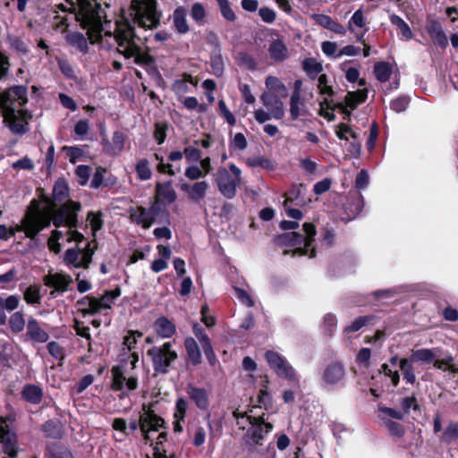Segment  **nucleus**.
<instances>
[{"mask_svg": "<svg viewBox=\"0 0 458 458\" xmlns=\"http://www.w3.org/2000/svg\"><path fill=\"white\" fill-rule=\"evenodd\" d=\"M29 0H17L19 12L26 10ZM74 8H78L76 14L81 26L87 30V35L92 44L99 43L101 47L111 49L117 47L119 54L125 59H132L135 64H146L149 63V56L143 51L146 40L141 37L134 26L129 21L115 22L113 24L114 32L111 30L112 22L105 21V11L100 0H67Z\"/></svg>", "mask_w": 458, "mask_h": 458, "instance_id": "obj_1", "label": "nucleus"}, {"mask_svg": "<svg viewBox=\"0 0 458 458\" xmlns=\"http://www.w3.org/2000/svg\"><path fill=\"white\" fill-rule=\"evenodd\" d=\"M32 203L36 206L27 210L20 224L14 226L11 234H14L15 232H23L27 238L33 240L53 221L55 226L60 227L63 225L64 228L52 232L47 242L48 248L52 251L60 252L61 243L59 241L61 240L66 242H74L77 243L83 241V234L73 229L77 224V212L81 209L79 203L68 201L55 213H53L50 209L39 208L35 199Z\"/></svg>", "mask_w": 458, "mask_h": 458, "instance_id": "obj_2", "label": "nucleus"}, {"mask_svg": "<svg viewBox=\"0 0 458 458\" xmlns=\"http://www.w3.org/2000/svg\"><path fill=\"white\" fill-rule=\"evenodd\" d=\"M304 234L296 232H285L275 239V243L281 248L295 247L293 254L305 255L312 258L315 256L314 236L316 228L311 223H304L302 225Z\"/></svg>", "mask_w": 458, "mask_h": 458, "instance_id": "obj_3", "label": "nucleus"}, {"mask_svg": "<svg viewBox=\"0 0 458 458\" xmlns=\"http://www.w3.org/2000/svg\"><path fill=\"white\" fill-rule=\"evenodd\" d=\"M134 22L140 29L153 30L160 23L161 13L157 9L156 0H131Z\"/></svg>", "mask_w": 458, "mask_h": 458, "instance_id": "obj_4", "label": "nucleus"}, {"mask_svg": "<svg viewBox=\"0 0 458 458\" xmlns=\"http://www.w3.org/2000/svg\"><path fill=\"white\" fill-rule=\"evenodd\" d=\"M232 174L225 167H219L216 175L218 191L226 199H233L236 195V189L242 182V171L234 164H229Z\"/></svg>", "mask_w": 458, "mask_h": 458, "instance_id": "obj_5", "label": "nucleus"}, {"mask_svg": "<svg viewBox=\"0 0 458 458\" xmlns=\"http://www.w3.org/2000/svg\"><path fill=\"white\" fill-rule=\"evenodd\" d=\"M28 89L25 86H13L0 93V106L3 109L2 114H28L23 111L17 110L24 106L27 101Z\"/></svg>", "mask_w": 458, "mask_h": 458, "instance_id": "obj_6", "label": "nucleus"}, {"mask_svg": "<svg viewBox=\"0 0 458 458\" xmlns=\"http://www.w3.org/2000/svg\"><path fill=\"white\" fill-rule=\"evenodd\" d=\"M164 427L165 420L153 411L148 410L140 415L139 421L135 420H131L127 425V431H129L130 435L140 428L145 443L148 444L151 440V433L158 431Z\"/></svg>", "mask_w": 458, "mask_h": 458, "instance_id": "obj_7", "label": "nucleus"}, {"mask_svg": "<svg viewBox=\"0 0 458 458\" xmlns=\"http://www.w3.org/2000/svg\"><path fill=\"white\" fill-rule=\"evenodd\" d=\"M147 353L151 359L154 370L159 374H166L171 364L178 357L170 342H166L160 346H154Z\"/></svg>", "mask_w": 458, "mask_h": 458, "instance_id": "obj_8", "label": "nucleus"}, {"mask_svg": "<svg viewBox=\"0 0 458 458\" xmlns=\"http://www.w3.org/2000/svg\"><path fill=\"white\" fill-rule=\"evenodd\" d=\"M120 295V291L108 292L101 298H95L92 296H84L78 301V305L83 315H96L98 313L106 314V311L111 309V302Z\"/></svg>", "mask_w": 458, "mask_h": 458, "instance_id": "obj_9", "label": "nucleus"}, {"mask_svg": "<svg viewBox=\"0 0 458 458\" xmlns=\"http://www.w3.org/2000/svg\"><path fill=\"white\" fill-rule=\"evenodd\" d=\"M346 369L340 361L327 363L320 374V384L324 389L335 390L344 386Z\"/></svg>", "mask_w": 458, "mask_h": 458, "instance_id": "obj_10", "label": "nucleus"}, {"mask_svg": "<svg viewBox=\"0 0 458 458\" xmlns=\"http://www.w3.org/2000/svg\"><path fill=\"white\" fill-rule=\"evenodd\" d=\"M264 416L265 414L258 417L249 414L242 415V419L246 420V422L250 424L244 437L247 444L251 445L260 444V441L272 430L273 425L267 422Z\"/></svg>", "mask_w": 458, "mask_h": 458, "instance_id": "obj_11", "label": "nucleus"}, {"mask_svg": "<svg viewBox=\"0 0 458 458\" xmlns=\"http://www.w3.org/2000/svg\"><path fill=\"white\" fill-rule=\"evenodd\" d=\"M93 242H87L83 248H69L64 256V263L70 267L88 269L95 253V248L91 247Z\"/></svg>", "mask_w": 458, "mask_h": 458, "instance_id": "obj_12", "label": "nucleus"}, {"mask_svg": "<svg viewBox=\"0 0 458 458\" xmlns=\"http://www.w3.org/2000/svg\"><path fill=\"white\" fill-rule=\"evenodd\" d=\"M17 436L6 419L0 418V458H17Z\"/></svg>", "mask_w": 458, "mask_h": 458, "instance_id": "obj_13", "label": "nucleus"}, {"mask_svg": "<svg viewBox=\"0 0 458 458\" xmlns=\"http://www.w3.org/2000/svg\"><path fill=\"white\" fill-rule=\"evenodd\" d=\"M265 357L270 368L278 377L293 382L298 381L294 369L284 356L276 352L267 351Z\"/></svg>", "mask_w": 458, "mask_h": 458, "instance_id": "obj_14", "label": "nucleus"}, {"mask_svg": "<svg viewBox=\"0 0 458 458\" xmlns=\"http://www.w3.org/2000/svg\"><path fill=\"white\" fill-rule=\"evenodd\" d=\"M113 379H112V388L114 391H121L122 396H124L126 394L124 390L133 391L138 386V379L135 377H126L123 371L119 368H114L112 370Z\"/></svg>", "mask_w": 458, "mask_h": 458, "instance_id": "obj_15", "label": "nucleus"}, {"mask_svg": "<svg viewBox=\"0 0 458 458\" xmlns=\"http://www.w3.org/2000/svg\"><path fill=\"white\" fill-rule=\"evenodd\" d=\"M364 200L363 196L359 191H351L349 199L344 204V210L348 219L355 218L363 209Z\"/></svg>", "mask_w": 458, "mask_h": 458, "instance_id": "obj_16", "label": "nucleus"}, {"mask_svg": "<svg viewBox=\"0 0 458 458\" xmlns=\"http://www.w3.org/2000/svg\"><path fill=\"white\" fill-rule=\"evenodd\" d=\"M72 283V276L63 273L49 274L45 277V284L56 292H66Z\"/></svg>", "mask_w": 458, "mask_h": 458, "instance_id": "obj_17", "label": "nucleus"}, {"mask_svg": "<svg viewBox=\"0 0 458 458\" xmlns=\"http://www.w3.org/2000/svg\"><path fill=\"white\" fill-rule=\"evenodd\" d=\"M281 96L272 94V92H263L260 96V99L267 108L269 114H284V104L281 100Z\"/></svg>", "mask_w": 458, "mask_h": 458, "instance_id": "obj_18", "label": "nucleus"}, {"mask_svg": "<svg viewBox=\"0 0 458 458\" xmlns=\"http://www.w3.org/2000/svg\"><path fill=\"white\" fill-rule=\"evenodd\" d=\"M186 393L195 405L202 411H206L209 405L208 394L206 389L189 385Z\"/></svg>", "mask_w": 458, "mask_h": 458, "instance_id": "obj_19", "label": "nucleus"}, {"mask_svg": "<svg viewBox=\"0 0 458 458\" xmlns=\"http://www.w3.org/2000/svg\"><path fill=\"white\" fill-rule=\"evenodd\" d=\"M27 335L30 339L36 343H46L49 335L41 327L39 322L34 318H30L27 324Z\"/></svg>", "mask_w": 458, "mask_h": 458, "instance_id": "obj_20", "label": "nucleus"}, {"mask_svg": "<svg viewBox=\"0 0 458 458\" xmlns=\"http://www.w3.org/2000/svg\"><path fill=\"white\" fill-rule=\"evenodd\" d=\"M208 189V184L205 181L197 182L193 184L182 183L181 190L186 192L189 198L193 201H199L202 199Z\"/></svg>", "mask_w": 458, "mask_h": 458, "instance_id": "obj_21", "label": "nucleus"}, {"mask_svg": "<svg viewBox=\"0 0 458 458\" xmlns=\"http://www.w3.org/2000/svg\"><path fill=\"white\" fill-rule=\"evenodd\" d=\"M188 407L189 403L185 398L180 397L176 400L175 409L174 412V420L173 422L174 431L175 433H181L183 430L182 422L184 421Z\"/></svg>", "mask_w": 458, "mask_h": 458, "instance_id": "obj_22", "label": "nucleus"}, {"mask_svg": "<svg viewBox=\"0 0 458 458\" xmlns=\"http://www.w3.org/2000/svg\"><path fill=\"white\" fill-rule=\"evenodd\" d=\"M167 433L161 432L157 437V441L153 444L152 439L148 442L153 445V458H175V454L170 452L166 447Z\"/></svg>", "mask_w": 458, "mask_h": 458, "instance_id": "obj_23", "label": "nucleus"}, {"mask_svg": "<svg viewBox=\"0 0 458 458\" xmlns=\"http://www.w3.org/2000/svg\"><path fill=\"white\" fill-rule=\"evenodd\" d=\"M427 31L429 34L434 44L445 47L448 44L447 38L443 30L440 22L430 21L427 25Z\"/></svg>", "mask_w": 458, "mask_h": 458, "instance_id": "obj_24", "label": "nucleus"}, {"mask_svg": "<svg viewBox=\"0 0 458 458\" xmlns=\"http://www.w3.org/2000/svg\"><path fill=\"white\" fill-rule=\"evenodd\" d=\"M438 349H418L411 352V360L415 362H421L422 364H431L435 359L438 357Z\"/></svg>", "mask_w": 458, "mask_h": 458, "instance_id": "obj_25", "label": "nucleus"}, {"mask_svg": "<svg viewBox=\"0 0 458 458\" xmlns=\"http://www.w3.org/2000/svg\"><path fill=\"white\" fill-rule=\"evenodd\" d=\"M154 329L162 338L172 337L176 331L174 323L165 317H160L155 321Z\"/></svg>", "mask_w": 458, "mask_h": 458, "instance_id": "obj_26", "label": "nucleus"}, {"mask_svg": "<svg viewBox=\"0 0 458 458\" xmlns=\"http://www.w3.org/2000/svg\"><path fill=\"white\" fill-rule=\"evenodd\" d=\"M316 21L322 26L336 34L344 36L346 33L345 28L339 22L334 21L330 16L325 14L316 15Z\"/></svg>", "mask_w": 458, "mask_h": 458, "instance_id": "obj_27", "label": "nucleus"}, {"mask_svg": "<svg viewBox=\"0 0 458 458\" xmlns=\"http://www.w3.org/2000/svg\"><path fill=\"white\" fill-rule=\"evenodd\" d=\"M22 398L33 404H38L42 401L43 391L36 385H25L21 391Z\"/></svg>", "mask_w": 458, "mask_h": 458, "instance_id": "obj_28", "label": "nucleus"}, {"mask_svg": "<svg viewBox=\"0 0 458 458\" xmlns=\"http://www.w3.org/2000/svg\"><path fill=\"white\" fill-rule=\"evenodd\" d=\"M184 347L189 358V360L193 365H198L201 362V352L196 340L192 337H187L184 340Z\"/></svg>", "mask_w": 458, "mask_h": 458, "instance_id": "obj_29", "label": "nucleus"}, {"mask_svg": "<svg viewBox=\"0 0 458 458\" xmlns=\"http://www.w3.org/2000/svg\"><path fill=\"white\" fill-rule=\"evenodd\" d=\"M131 219L138 225H141L143 228H149L154 223L153 217L150 216L149 212L146 208L138 207L131 213Z\"/></svg>", "mask_w": 458, "mask_h": 458, "instance_id": "obj_30", "label": "nucleus"}, {"mask_svg": "<svg viewBox=\"0 0 458 458\" xmlns=\"http://www.w3.org/2000/svg\"><path fill=\"white\" fill-rule=\"evenodd\" d=\"M270 57L276 62H282L287 58L288 50L286 46L279 39L273 40L268 48Z\"/></svg>", "mask_w": 458, "mask_h": 458, "instance_id": "obj_31", "label": "nucleus"}, {"mask_svg": "<svg viewBox=\"0 0 458 458\" xmlns=\"http://www.w3.org/2000/svg\"><path fill=\"white\" fill-rule=\"evenodd\" d=\"M186 17L187 10L184 7L180 6L174 11V24L176 30L181 34H184L189 31Z\"/></svg>", "mask_w": 458, "mask_h": 458, "instance_id": "obj_32", "label": "nucleus"}, {"mask_svg": "<svg viewBox=\"0 0 458 458\" xmlns=\"http://www.w3.org/2000/svg\"><path fill=\"white\" fill-rule=\"evenodd\" d=\"M66 41L82 54L89 52L87 38L80 32H70L66 36Z\"/></svg>", "mask_w": 458, "mask_h": 458, "instance_id": "obj_33", "label": "nucleus"}, {"mask_svg": "<svg viewBox=\"0 0 458 458\" xmlns=\"http://www.w3.org/2000/svg\"><path fill=\"white\" fill-rule=\"evenodd\" d=\"M368 97V91L366 89H358L356 91H350L344 98L346 107L353 110L360 103L364 102Z\"/></svg>", "mask_w": 458, "mask_h": 458, "instance_id": "obj_34", "label": "nucleus"}, {"mask_svg": "<svg viewBox=\"0 0 458 458\" xmlns=\"http://www.w3.org/2000/svg\"><path fill=\"white\" fill-rule=\"evenodd\" d=\"M265 85L267 89L266 92H272V94L286 97L287 89L285 85L275 76H267L265 80Z\"/></svg>", "mask_w": 458, "mask_h": 458, "instance_id": "obj_35", "label": "nucleus"}, {"mask_svg": "<svg viewBox=\"0 0 458 458\" xmlns=\"http://www.w3.org/2000/svg\"><path fill=\"white\" fill-rule=\"evenodd\" d=\"M10 130L17 134L25 133L28 130V123L24 121L25 116H3Z\"/></svg>", "mask_w": 458, "mask_h": 458, "instance_id": "obj_36", "label": "nucleus"}, {"mask_svg": "<svg viewBox=\"0 0 458 458\" xmlns=\"http://www.w3.org/2000/svg\"><path fill=\"white\" fill-rule=\"evenodd\" d=\"M439 439L447 445L455 443L458 440V421H450L442 431Z\"/></svg>", "mask_w": 458, "mask_h": 458, "instance_id": "obj_37", "label": "nucleus"}, {"mask_svg": "<svg viewBox=\"0 0 458 458\" xmlns=\"http://www.w3.org/2000/svg\"><path fill=\"white\" fill-rule=\"evenodd\" d=\"M210 66L212 74L220 77L224 73V60L221 55V49L216 47L210 55Z\"/></svg>", "mask_w": 458, "mask_h": 458, "instance_id": "obj_38", "label": "nucleus"}, {"mask_svg": "<svg viewBox=\"0 0 458 458\" xmlns=\"http://www.w3.org/2000/svg\"><path fill=\"white\" fill-rule=\"evenodd\" d=\"M411 358H403L399 360V367L403 372V378L410 384H414L416 381V376L414 372L413 363Z\"/></svg>", "mask_w": 458, "mask_h": 458, "instance_id": "obj_39", "label": "nucleus"}, {"mask_svg": "<svg viewBox=\"0 0 458 458\" xmlns=\"http://www.w3.org/2000/svg\"><path fill=\"white\" fill-rule=\"evenodd\" d=\"M393 72L392 65L387 62H377L374 65V74L377 81L385 82L389 80Z\"/></svg>", "mask_w": 458, "mask_h": 458, "instance_id": "obj_40", "label": "nucleus"}, {"mask_svg": "<svg viewBox=\"0 0 458 458\" xmlns=\"http://www.w3.org/2000/svg\"><path fill=\"white\" fill-rule=\"evenodd\" d=\"M42 431L47 437L60 438L62 437L61 423L57 420H49L42 425Z\"/></svg>", "mask_w": 458, "mask_h": 458, "instance_id": "obj_41", "label": "nucleus"}, {"mask_svg": "<svg viewBox=\"0 0 458 458\" xmlns=\"http://www.w3.org/2000/svg\"><path fill=\"white\" fill-rule=\"evenodd\" d=\"M390 21L393 25H394L399 30L402 37L405 40H409L412 38V31H411L410 26L399 15L391 14Z\"/></svg>", "mask_w": 458, "mask_h": 458, "instance_id": "obj_42", "label": "nucleus"}, {"mask_svg": "<svg viewBox=\"0 0 458 458\" xmlns=\"http://www.w3.org/2000/svg\"><path fill=\"white\" fill-rule=\"evenodd\" d=\"M191 86L195 87L196 82L191 76L188 75L185 79L176 80L173 84V90L177 95H183L190 91Z\"/></svg>", "mask_w": 458, "mask_h": 458, "instance_id": "obj_43", "label": "nucleus"}, {"mask_svg": "<svg viewBox=\"0 0 458 458\" xmlns=\"http://www.w3.org/2000/svg\"><path fill=\"white\" fill-rule=\"evenodd\" d=\"M247 164L250 167L260 166L267 171H274L276 167V165L273 160L263 157L249 158L247 160Z\"/></svg>", "mask_w": 458, "mask_h": 458, "instance_id": "obj_44", "label": "nucleus"}, {"mask_svg": "<svg viewBox=\"0 0 458 458\" xmlns=\"http://www.w3.org/2000/svg\"><path fill=\"white\" fill-rule=\"evenodd\" d=\"M157 194L167 202H173L176 199V193L169 182L157 183Z\"/></svg>", "mask_w": 458, "mask_h": 458, "instance_id": "obj_45", "label": "nucleus"}, {"mask_svg": "<svg viewBox=\"0 0 458 458\" xmlns=\"http://www.w3.org/2000/svg\"><path fill=\"white\" fill-rule=\"evenodd\" d=\"M58 68L61 71L62 74L68 80L77 81L78 77L73 66L70 64L69 61L57 58Z\"/></svg>", "mask_w": 458, "mask_h": 458, "instance_id": "obj_46", "label": "nucleus"}, {"mask_svg": "<svg viewBox=\"0 0 458 458\" xmlns=\"http://www.w3.org/2000/svg\"><path fill=\"white\" fill-rule=\"evenodd\" d=\"M135 170L137 173V177L141 181H147L152 176V172L149 167L148 161L145 158L137 162Z\"/></svg>", "mask_w": 458, "mask_h": 458, "instance_id": "obj_47", "label": "nucleus"}, {"mask_svg": "<svg viewBox=\"0 0 458 458\" xmlns=\"http://www.w3.org/2000/svg\"><path fill=\"white\" fill-rule=\"evenodd\" d=\"M366 25H367V23L365 21L363 12L360 8L354 12L352 16L349 20L348 30L351 32H354L355 31L354 27L362 29V28H366Z\"/></svg>", "mask_w": 458, "mask_h": 458, "instance_id": "obj_48", "label": "nucleus"}, {"mask_svg": "<svg viewBox=\"0 0 458 458\" xmlns=\"http://www.w3.org/2000/svg\"><path fill=\"white\" fill-rule=\"evenodd\" d=\"M318 87L322 95H325V102L329 106V98L334 95V90L330 85H328L327 77L326 74L319 75L318 79Z\"/></svg>", "mask_w": 458, "mask_h": 458, "instance_id": "obj_49", "label": "nucleus"}, {"mask_svg": "<svg viewBox=\"0 0 458 458\" xmlns=\"http://www.w3.org/2000/svg\"><path fill=\"white\" fill-rule=\"evenodd\" d=\"M303 70L309 76H316L322 71V64L314 58H306L302 62Z\"/></svg>", "mask_w": 458, "mask_h": 458, "instance_id": "obj_50", "label": "nucleus"}, {"mask_svg": "<svg viewBox=\"0 0 458 458\" xmlns=\"http://www.w3.org/2000/svg\"><path fill=\"white\" fill-rule=\"evenodd\" d=\"M25 319L21 312H14L9 318V326L13 332L20 333L25 327Z\"/></svg>", "mask_w": 458, "mask_h": 458, "instance_id": "obj_51", "label": "nucleus"}, {"mask_svg": "<svg viewBox=\"0 0 458 458\" xmlns=\"http://www.w3.org/2000/svg\"><path fill=\"white\" fill-rule=\"evenodd\" d=\"M68 195V187L65 182L62 179L55 182L53 188V197L55 200L61 201Z\"/></svg>", "mask_w": 458, "mask_h": 458, "instance_id": "obj_52", "label": "nucleus"}, {"mask_svg": "<svg viewBox=\"0 0 458 458\" xmlns=\"http://www.w3.org/2000/svg\"><path fill=\"white\" fill-rule=\"evenodd\" d=\"M142 336V334L138 331H130L128 335H126L123 338V350H127L130 352H132L133 350L136 348L137 344V338H140Z\"/></svg>", "mask_w": 458, "mask_h": 458, "instance_id": "obj_53", "label": "nucleus"}, {"mask_svg": "<svg viewBox=\"0 0 458 458\" xmlns=\"http://www.w3.org/2000/svg\"><path fill=\"white\" fill-rule=\"evenodd\" d=\"M372 320V317L363 316L355 318L351 325L344 328L345 333H354L361 329L364 326Z\"/></svg>", "mask_w": 458, "mask_h": 458, "instance_id": "obj_54", "label": "nucleus"}, {"mask_svg": "<svg viewBox=\"0 0 458 458\" xmlns=\"http://www.w3.org/2000/svg\"><path fill=\"white\" fill-rule=\"evenodd\" d=\"M303 101L301 99V93L293 90L290 98V114H300Z\"/></svg>", "mask_w": 458, "mask_h": 458, "instance_id": "obj_55", "label": "nucleus"}, {"mask_svg": "<svg viewBox=\"0 0 458 458\" xmlns=\"http://www.w3.org/2000/svg\"><path fill=\"white\" fill-rule=\"evenodd\" d=\"M452 360L453 357L451 355L446 356L443 360H439L438 357H437L433 362V365L437 369L448 370L454 373H457L458 369L455 366L449 364V362H451Z\"/></svg>", "mask_w": 458, "mask_h": 458, "instance_id": "obj_56", "label": "nucleus"}, {"mask_svg": "<svg viewBox=\"0 0 458 458\" xmlns=\"http://www.w3.org/2000/svg\"><path fill=\"white\" fill-rule=\"evenodd\" d=\"M19 303L20 299L16 295H10L5 299L0 295V308H3L4 310L11 312L18 308Z\"/></svg>", "mask_w": 458, "mask_h": 458, "instance_id": "obj_57", "label": "nucleus"}, {"mask_svg": "<svg viewBox=\"0 0 458 458\" xmlns=\"http://www.w3.org/2000/svg\"><path fill=\"white\" fill-rule=\"evenodd\" d=\"M216 2L218 3L222 16L229 21H235L236 15L234 13V12L233 11V9L231 8L229 1L228 0H216Z\"/></svg>", "mask_w": 458, "mask_h": 458, "instance_id": "obj_58", "label": "nucleus"}, {"mask_svg": "<svg viewBox=\"0 0 458 458\" xmlns=\"http://www.w3.org/2000/svg\"><path fill=\"white\" fill-rule=\"evenodd\" d=\"M88 221L90 225L93 234H95L103 226L102 213L92 211L89 212L88 215Z\"/></svg>", "mask_w": 458, "mask_h": 458, "instance_id": "obj_59", "label": "nucleus"}, {"mask_svg": "<svg viewBox=\"0 0 458 458\" xmlns=\"http://www.w3.org/2000/svg\"><path fill=\"white\" fill-rule=\"evenodd\" d=\"M335 133L342 140H348L349 137L356 140V133L345 123H340L335 127Z\"/></svg>", "mask_w": 458, "mask_h": 458, "instance_id": "obj_60", "label": "nucleus"}, {"mask_svg": "<svg viewBox=\"0 0 458 458\" xmlns=\"http://www.w3.org/2000/svg\"><path fill=\"white\" fill-rule=\"evenodd\" d=\"M410 103V98L406 96L396 98L391 102V109L395 113H401L406 110Z\"/></svg>", "mask_w": 458, "mask_h": 458, "instance_id": "obj_61", "label": "nucleus"}, {"mask_svg": "<svg viewBox=\"0 0 458 458\" xmlns=\"http://www.w3.org/2000/svg\"><path fill=\"white\" fill-rule=\"evenodd\" d=\"M167 129L168 125L166 123L156 122L154 138L156 139L158 144H162L165 141Z\"/></svg>", "mask_w": 458, "mask_h": 458, "instance_id": "obj_62", "label": "nucleus"}, {"mask_svg": "<svg viewBox=\"0 0 458 458\" xmlns=\"http://www.w3.org/2000/svg\"><path fill=\"white\" fill-rule=\"evenodd\" d=\"M63 150L66 152L67 157L71 163L75 164L79 161L84 154L83 149L79 147H64Z\"/></svg>", "mask_w": 458, "mask_h": 458, "instance_id": "obj_63", "label": "nucleus"}, {"mask_svg": "<svg viewBox=\"0 0 458 458\" xmlns=\"http://www.w3.org/2000/svg\"><path fill=\"white\" fill-rule=\"evenodd\" d=\"M336 317L333 314H327L323 318V328L327 335H331L336 328Z\"/></svg>", "mask_w": 458, "mask_h": 458, "instance_id": "obj_64", "label": "nucleus"}]
</instances>
